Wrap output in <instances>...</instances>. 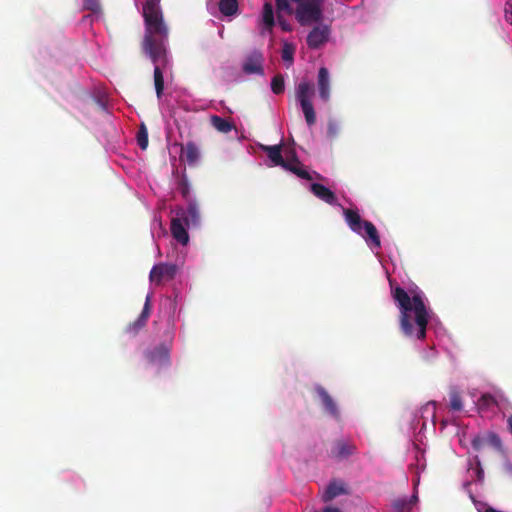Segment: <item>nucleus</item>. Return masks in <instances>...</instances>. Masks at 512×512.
<instances>
[{"label":"nucleus","mask_w":512,"mask_h":512,"mask_svg":"<svg viewBox=\"0 0 512 512\" xmlns=\"http://www.w3.org/2000/svg\"><path fill=\"white\" fill-rule=\"evenodd\" d=\"M308 126H312L316 122V114L312 102L300 104Z\"/></svg>","instance_id":"cd10ccee"},{"label":"nucleus","mask_w":512,"mask_h":512,"mask_svg":"<svg viewBox=\"0 0 512 512\" xmlns=\"http://www.w3.org/2000/svg\"><path fill=\"white\" fill-rule=\"evenodd\" d=\"M137 143L142 150L148 147V131L144 124H141L137 132Z\"/></svg>","instance_id":"c756f323"},{"label":"nucleus","mask_w":512,"mask_h":512,"mask_svg":"<svg viewBox=\"0 0 512 512\" xmlns=\"http://www.w3.org/2000/svg\"><path fill=\"white\" fill-rule=\"evenodd\" d=\"M318 90L320 98L323 101H328L330 98V81L329 71L325 67H321L318 72Z\"/></svg>","instance_id":"dca6fc26"},{"label":"nucleus","mask_w":512,"mask_h":512,"mask_svg":"<svg viewBox=\"0 0 512 512\" xmlns=\"http://www.w3.org/2000/svg\"><path fill=\"white\" fill-rule=\"evenodd\" d=\"M210 122L211 125L221 133H229L235 128V125L232 122L218 115H212L210 117Z\"/></svg>","instance_id":"4be33fe9"},{"label":"nucleus","mask_w":512,"mask_h":512,"mask_svg":"<svg viewBox=\"0 0 512 512\" xmlns=\"http://www.w3.org/2000/svg\"><path fill=\"white\" fill-rule=\"evenodd\" d=\"M471 445L472 448L479 453L483 452L487 447H492L499 452L503 450L500 437L493 432L475 436L471 441Z\"/></svg>","instance_id":"423d86ee"},{"label":"nucleus","mask_w":512,"mask_h":512,"mask_svg":"<svg viewBox=\"0 0 512 512\" xmlns=\"http://www.w3.org/2000/svg\"><path fill=\"white\" fill-rule=\"evenodd\" d=\"M297 4L295 18L301 26L319 23L314 26L306 38L307 46L310 49H318L328 42L331 29L330 26L322 24L323 5L325 0H291Z\"/></svg>","instance_id":"7ed1b4c3"},{"label":"nucleus","mask_w":512,"mask_h":512,"mask_svg":"<svg viewBox=\"0 0 512 512\" xmlns=\"http://www.w3.org/2000/svg\"><path fill=\"white\" fill-rule=\"evenodd\" d=\"M475 463H476L477 470H478L477 471L478 472V478L481 479V478H483L484 472H483V469L481 467V461L479 459V456H475Z\"/></svg>","instance_id":"4c0bfd02"},{"label":"nucleus","mask_w":512,"mask_h":512,"mask_svg":"<svg viewBox=\"0 0 512 512\" xmlns=\"http://www.w3.org/2000/svg\"><path fill=\"white\" fill-rule=\"evenodd\" d=\"M282 168H284L287 171L292 172L293 174L297 175L301 179L312 180V176L310 175V173L308 171H306L303 168V165L300 162V160L297 158L295 152H292L291 157L287 156V159H286L284 165L282 166Z\"/></svg>","instance_id":"9d476101"},{"label":"nucleus","mask_w":512,"mask_h":512,"mask_svg":"<svg viewBox=\"0 0 512 512\" xmlns=\"http://www.w3.org/2000/svg\"><path fill=\"white\" fill-rule=\"evenodd\" d=\"M177 190L181 193L184 198H188L190 194V187L186 177H182L178 181Z\"/></svg>","instance_id":"473e14b6"},{"label":"nucleus","mask_w":512,"mask_h":512,"mask_svg":"<svg viewBox=\"0 0 512 512\" xmlns=\"http://www.w3.org/2000/svg\"><path fill=\"white\" fill-rule=\"evenodd\" d=\"M281 144L278 145H261L262 151L266 153L273 166H283L285 163V159L281 153Z\"/></svg>","instance_id":"a211bd4d"},{"label":"nucleus","mask_w":512,"mask_h":512,"mask_svg":"<svg viewBox=\"0 0 512 512\" xmlns=\"http://www.w3.org/2000/svg\"><path fill=\"white\" fill-rule=\"evenodd\" d=\"M345 221L349 228L360 235H363L362 227L365 220L361 219L358 211L352 209H343Z\"/></svg>","instance_id":"2eb2a0df"},{"label":"nucleus","mask_w":512,"mask_h":512,"mask_svg":"<svg viewBox=\"0 0 512 512\" xmlns=\"http://www.w3.org/2000/svg\"><path fill=\"white\" fill-rule=\"evenodd\" d=\"M294 55V48L290 44H285L282 49V59L284 61L292 62Z\"/></svg>","instance_id":"72a5a7b5"},{"label":"nucleus","mask_w":512,"mask_h":512,"mask_svg":"<svg viewBox=\"0 0 512 512\" xmlns=\"http://www.w3.org/2000/svg\"><path fill=\"white\" fill-rule=\"evenodd\" d=\"M161 0H146L143 4V18L145 25H164L163 13L160 7Z\"/></svg>","instance_id":"39448f33"},{"label":"nucleus","mask_w":512,"mask_h":512,"mask_svg":"<svg viewBox=\"0 0 512 512\" xmlns=\"http://www.w3.org/2000/svg\"><path fill=\"white\" fill-rule=\"evenodd\" d=\"M323 512H342V511L336 507H326Z\"/></svg>","instance_id":"58836bf2"},{"label":"nucleus","mask_w":512,"mask_h":512,"mask_svg":"<svg viewBox=\"0 0 512 512\" xmlns=\"http://www.w3.org/2000/svg\"><path fill=\"white\" fill-rule=\"evenodd\" d=\"M316 393L320 397L322 404L324 406V409L327 413H329L334 418H339V411L337 408L336 403L332 399V397L329 395V393L325 390L324 387L318 385L315 388Z\"/></svg>","instance_id":"f8f14e48"},{"label":"nucleus","mask_w":512,"mask_h":512,"mask_svg":"<svg viewBox=\"0 0 512 512\" xmlns=\"http://www.w3.org/2000/svg\"><path fill=\"white\" fill-rule=\"evenodd\" d=\"M277 20L278 24L281 27L283 31H291L290 24L284 19V17L281 14H277Z\"/></svg>","instance_id":"e433bc0d"},{"label":"nucleus","mask_w":512,"mask_h":512,"mask_svg":"<svg viewBox=\"0 0 512 512\" xmlns=\"http://www.w3.org/2000/svg\"><path fill=\"white\" fill-rule=\"evenodd\" d=\"M184 216H180L187 226L190 224L198 225L200 222V212L196 203H189L188 208L184 211Z\"/></svg>","instance_id":"aec40b11"},{"label":"nucleus","mask_w":512,"mask_h":512,"mask_svg":"<svg viewBox=\"0 0 512 512\" xmlns=\"http://www.w3.org/2000/svg\"><path fill=\"white\" fill-rule=\"evenodd\" d=\"M275 2L277 14H281V12H286L287 14L290 15L294 12L288 0H275Z\"/></svg>","instance_id":"7c9ffc66"},{"label":"nucleus","mask_w":512,"mask_h":512,"mask_svg":"<svg viewBox=\"0 0 512 512\" xmlns=\"http://www.w3.org/2000/svg\"><path fill=\"white\" fill-rule=\"evenodd\" d=\"M242 69L246 74H263L261 53H251L243 63Z\"/></svg>","instance_id":"9b49d317"},{"label":"nucleus","mask_w":512,"mask_h":512,"mask_svg":"<svg viewBox=\"0 0 512 512\" xmlns=\"http://www.w3.org/2000/svg\"><path fill=\"white\" fill-rule=\"evenodd\" d=\"M310 190L318 199L324 201L327 204L334 205L337 203V197L335 193L322 184L313 183L310 186Z\"/></svg>","instance_id":"ddd939ff"},{"label":"nucleus","mask_w":512,"mask_h":512,"mask_svg":"<svg viewBox=\"0 0 512 512\" xmlns=\"http://www.w3.org/2000/svg\"><path fill=\"white\" fill-rule=\"evenodd\" d=\"M184 210L177 211V216L171 220V234L173 238L182 245L189 242V235L186 229V224L180 216H184Z\"/></svg>","instance_id":"0eeeda50"},{"label":"nucleus","mask_w":512,"mask_h":512,"mask_svg":"<svg viewBox=\"0 0 512 512\" xmlns=\"http://www.w3.org/2000/svg\"><path fill=\"white\" fill-rule=\"evenodd\" d=\"M356 452V446L349 441L336 440L331 448L330 455L337 460H343Z\"/></svg>","instance_id":"6e6552de"},{"label":"nucleus","mask_w":512,"mask_h":512,"mask_svg":"<svg viewBox=\"0 0 512 512\" xmlns=\"http://www.w3.org/2000/svg\"><path fill=\"white\" fill-rule=\"evenodd\" d=\"M363 230L365 234L362 236L365 238L367 244L372 249H379L381 247V241L375 225L370 221H364L362 231Z\"/></svg>","instance_id":"4468645a"},{"label":"nucleus","mask_w":512,"mask_h":512,"mask_svg":"<svg viewBox=\"0 0 512 512\" xmlns=\"http://www.w3.org/2000/svg\"><path fill=\"white\" fill-rule=\"evenodd\" d=\"M511 24H512V10H511Z\"/></svg>","instance_id":"79ce46f5"},{"label":"nucleus","mask_w":512,"mask_h":512,"mask_svg":"<svg viewBox=\"0 0 512 512\" xmlns=\"http://www.w3.org/2000/svg\"><path fill=\"white\" fill-rule=\"evenodd\" d=\"M496 404L494 396L491 394H483L479 399V405L482 407H490Z\"/></svg>","instance_id":"f704fd0d"},{"label":"nucleus","mask_w":512,"mask_h":512,"mask_svg":"<svg viewBox=\"0 0 512 512\" xmlns=\"http://www.w3.org/2000/svg\"><path fill=\"white\" fill-rule=\"evenodd\" d=\"M150 363L159 366H167L170 364V349L165 344H160L147 354Z\"/></svg>","instance_id":"1a4fd4ad"},{"label":"nucleus","mask_w":512,"mask_h":512,"mask_svg":"<svg viewBox=\"0 0 512 512\" xmlns=\"http://www.w3.org/2000/svg\"><path fill=\"white\" fill-rule=\"evenodd\" d=\"M151 306H150V297L147 296L143 310L138 317V319L132 324V327L135 331H138L142 327L146 325V322L150 316Z\"/></svg>","instance_id":"393cba45"},{"label":"nucleus","mask_w":512,"mask_h":512,"mask_svg":"<svg viewBox=\"0 0 512 512\" xmlns=\"http://www.w3.org/2000/svg\"><path fill=\"white\" fill-rule=\"evenodd\" d=\"M392 287V298L399 308V325L406 337L423 340L426 337L430 314L421 292L410 296L402 287Z\"/></svg>","instance_id":"f257e3e1"},{"label":"nucleus","mask_w":512,"mask_h":512,"mask_svg":"<svg viewBox=\"0 0 512 512\" xmlns=\"http://www.w3.org/2000/svg\"><path fill=\"white\" fill-rule=\"evenodd\" d=\"M178 267L175 264L159 263L152 267L149 279L152 283L160 285L163 281L173 280L177 274Z\"/></svg>","instance_id":"20e7f679"},{"label":"nucleus","mask_w":512,"mask_h":512,"mask_svg":"<svg viewBox=\"0 0 512 512\" xmlns=\"http://www.w3.org/2000/svg\"><path fill=\"white\" fill-rule=\"evenodd\" d=\"M449 407L452 411L460 412L463 410L462 396L456 387H452L449 391Z\"/></svg>","instance_id":"a878e982"},{"label":"nucleus","mask_w":512,"mask_h":512,"mask_svg":"<svg viewBox=\"0 0 512 512\" xmlns=\"http://www.w3.org/2000/svg\"><path fill=\"white\" fill-rule=\"evenodd\" d=\"M413 498H399L393 501L392 507L394 512H410L413 507Z\"/></svg>","instance_id":"bb28decb"},{"label":"nucleus","mask_w":512,"mask_h":512,"mask_svg":"<svg viewBox=\"0 0 512 512\" xmlns=\"http://www.w3.org/2000/svg\"><path fill=\"white\" fill-rule=\"evenodd\" d=\"M504 468L508 474L512 475V463H506Z\"/></svg>","instance_id":"ea45409f"},{"label":"nucleus","mask_w":512,"mask_h":512,"mask_svg":"<svg viewBox=\"0 0 512 512\" xmlns=\"http://www.w3.org/2000/svg\"><path fill=\"white\" fill-rule=\"evenodd\" d=\"M180 157L184 158L188 165L193 166L200 158V150L194 142L189 141L186 145H181Z\"/></svg>","instance_id":"f3484780"},{"label":"nucleus","mask_w":512,"mask_h":512,"mask_svg":"<svg viewBox=\"0 0 512 512\" xmlns=\"http://www.w3.org/2000/svg\"><path fill=\"white\" fill-rule=\"evenodd\" d=\"M238 1L237 0H220L218 2V8L222 15L233 16L238 12Z\"/></svg>","instance_id":"5701e85b"},{"label":"nucleus","mask_w":512,"mask_h":512,"mask_svg":"<svg viewBox=\"0 0 512 512\" xmlns=\"http://www.w3.org/2000/svg\"><path fill=\"white\" fill-rule=\"evenodd\" d=\"M262 21L265 29L271 31L275 25L273 6L271 2H265L262 11Z\"/></svg>","instance_id":"b1692460"},{"label":"nucleus","mask_w":512,"mask_h":512,"mask_svg":"<svg viewBox=\"0 0 512 512\" xmlns=\"http://www.w3.org/2000/svg\"><path fill=\"white\" fill-rule=\"evenodd\" d=\"M84 8L89 10L95 14H99L102 11L101 4L99 0H85Z\"/></svg>","instance_id":"2f4dec72"},{"label":"nucleus","mask_w":512,"mask_h":512,"mask_svg":"<svg viewBox=\"0 0 512 512\" xmlns=\"http://www.w3.org/2000/svg\"><path fill=\"white\" fill-rule=\"evenodd\" d=\"M345 492L346 491L343 484L337 483L335 481L331 482L325 489L322 496V500L324 502H329L336 498L337 496L344 494Z\"/></svg>","instance_id":"412c9836"},{"label":"nucleus","mask_w":512,"mask_h":512,"mask_svg":"<svg viewBox=\"0 0 512 512\" xmlns=\"http://www.w3.org/2000/svg\"><path fill=\"white\" fill-rule=\"evenodd\" d=\"M314 95V86L307 82L302 81L296 88V98L300 104L311 102V98Z\"/></svg>","instance_id":"6ab92c4d"},{"label":"nucleus","mask_w":512,"mask_h":512,"mask_svg":"<svg viewBox=\"0 0 512 512\" xmlns=\"http://www.w3.org/2000/svg\"><path fill=\"white\" fill-rule=\"evenodd\" d=\"M508 429L512 434V415H510L507 419Z\"/></svg>","instance_id":"a19ab883"},{"label":"nucleus","mask_w":512,"mask_h":512,"mask_svg":"<svg viewBox=\"0 0 512 512\" xmlns=\"http://www.w3.org/2000/svg\"><path fill=\"white\" fill-rule=\"evenodd\" d=\"M271 90L274 94H282L285 90V81L282 74H277L272 78Z\"/></svg>","instance_id":"c85d7f7f"},{"label":"nucleus","mask_w":512,"mask_h":512,"mask_svg":"<svg viewBox=\"0 0 512 512\" xmlns=\"http://www.w3.org/2000/svg\"><path fill=\"white\" fill-rule=\"evenodd\" d=\"M338 125L334 121H329L328 128H327V134L330 138H334L338 134Z\"/></svg>","instance_id":"c9c22d12"},{"label":"nucleus","mask_w":512,"mask_h":512,"mask_svg":"<svg viewBox=\"0 0 512 512\" xmlns=\"http://www.w3.org/2000/svg\"><path fill=\"white\" fill-rule=\"evenodd\" d=\"M168 35L169 30L166 24L145 25L144 37L141 43L142 52L154 64V86L158 99L162 97L164 91L162 68H165L169 63Z\"/></svg>","instance_id":"f03ea898"}]
</instances>
